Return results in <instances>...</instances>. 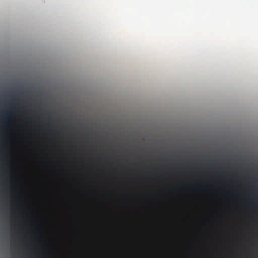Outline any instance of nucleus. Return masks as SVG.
<instances>
[{"instance_id":"obj_1","label":"nucleus","mask_w":258,"mask_h":258,"mask_svg":"<svg viewBox=\"0 0 258 258\" xmlns=\"http://www.w3.org/2000/svg\"><path fill=\"white\" fill-rule=\"evenodd\" d=\"M10 112L6 111L4 114L0 117V122L2 126H5L10 123V118L9 116Z\"/></svg>"}]
</instances>
